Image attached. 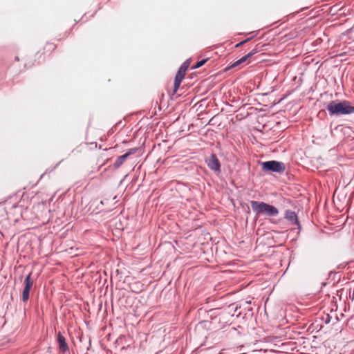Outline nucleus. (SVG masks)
Listing matches in <instances>:
<instances>
[{
	"instance_id": "nucleus-6",
	"label": "nucleus",
	"mask_w": 354,
	"mask_h": 354,
	"mask_svg": "<svg viewBox=\"0 0 354 354\" xmlns=\"http://www.w3.org/2000/svg\"><path fill=\"white\" fill-rule=\"evenodd\" d=\"M32 281L31 279V273H29L24 279V287L22 292V301L26 302L30 297V291L32 286Z\"/></svg>"
},
{
	"instance_id": "nucleus-1",
	"label": "nucleus",
	"mask_w": 354,
	"mask_h": 354,
	"mask_svg": "<svg viewBox=\"0 0 354 354\" xmlns=\"http://www.w3.org/2000/svg\"><path fill=\"white\" fill-rule=\"evenodd\" d=\"M326 109L330 116L335 117L354 113V106H352L351 102L347 100H332L326 104Z\"/></svg>"
},
{
	"instance_id": "nucleus-5",
	"label": "nucleus",
	"mask_w": 354,
	"mask_h": 354,
	"mask_svg": "<svg viewBox=\"0 0 354 354\" xmlns=\"http://www.w3.org/2000/svg\"><path fill=\"white\" fill-rule=\"evenodd\" d=\"M205 163L212 171L221 172V163L215 153H212L209 158H206Z\"/></svg>"
},
{
	"instance_id": "nucleus-15",
	"label": "nucleus",
	"mask_w": 354,
	"mask_h": 354,
	"mask_svg": "<svg viewBox=\"0 0 354 354\" xmlns=\"http://www.w3.org/2000/svg\"><path fill=\"white\" fill-rule=\"evenodd\" d=\"M15 60L16 61H19V57L18 56L15 57Z\"/></svg>"
},
{
	"instance_id": "nucleus-12",
	"label": "nucleus",
	"mask_w": 354,
	"mask_h": 354,
	"mask_svg": "<svg viewBox=\"0 0 354 354\" xmlns=\"http://www.w3.org/2000/svg\"><path fill=\"white\" fill-rule=\"evenodd\" d=\"M255 36V35L254 36H252V37H248L246 38L245 39L241 41V42L236 44L235 45V48H239L241 46H242L243 44H246L247 42L250 41Z\"/></svg>"
},
{
	"instance_id": "nucleus-4",
	"label": "nucleus",
	"mask_w": 354,
	"mask_h": 354,
	"mask_svg": "<svg viewBox=\"0 0 354 354\" xmlns=\"http://www.w3.org/2000/svg\"><path fill=\"white\" fill-rule=\"evenodd\" d=\"M138 151V148L137 147L127 149L125 153L117 157L116 160L113 164V167L115 169L120 168L130 156L135 154Z\"/></svg>"
},
{
	"instance_id": "nucleus-16",
	"label": "nucleus",
	"mask_w": 354,
	"mask_h": 354,
	"mask_svg": "<svg viewBox=\"0 0 354 354\" xmlns=\"http://www.w3.org/2000/svg\"><path fill=\"white\" fill-rule=\"evenodd\" d=\"M59 163L55 165L54 169H55L58 166Z\"/></svg>"
},
{
	"instance_id": "nucleus-10",
	"label": "nucleus",
	"mask_w": 354,
	"mask_h": 354,
	"mask_svg": "<svg viewBox=\"0 0 354 354\" xmlns=\"http://www.w3.org/2000/svg\"><path fill=\"white\" fill-rule=\"evenodd\" d=\"M189 66V63L188 61H185V62H183L178 68L175 77L180 79V80H183L185 77L186 71L187 70Z\"/></svg>"
},
{
	"instance_id": "nucleus-2",
	"label": "nucleus",
	"mask_w": 354,
	"mask_h": 354,
	"mask_svg": "<svg viewBox=\"0 0 354 354\" xmlns=\"http://www.w3.org/2000/svg\"><path fill=\"white\" fill-rule=\"evenodd\" d=\"M250 205L252 210L257 215L265 214L268 216H277L279 214L278 209L268 203L257 201H251Z\"/></svg>"
},
{
	"instance_id": "nucleus-7",
	"label": "nucleus",
	"mask_w": 354,
	"mask_h": 354,
	"mask_svg": "<svg viewBox=\"0 0 354 354\" xmlns=\"http://www.w3.org/2000/svg\"><path fill=\"white\" fill-rule=\"evenodd\" d=\"M284 218L287 220L290 225H297L300 227V225L298 220V216L295 212L287 209L285 211Z\"/></svg>"
},
{
	"instance_id": "nucleus-9",
	"label": "nucleus",
	"mask_w": 354,
	"mask_h": 354,
	"mask_svg": "<svg viewBox=\"0 0 354 354\" xmlns=\"http://www.w3.org/2000/svg\"><path fill=\"white\" fill-rule=\"evenodd\" d=\"M259 51V49L258 48H255L254 49H252L250 52H249L247 55L243 56L241 58H240L239 59H238L237 61H236L235 62H234L232 65H231V67H235L242 63H243L244 62H245L248 59L250 58L251 57H252L254 55L257 54L258 52Z\"/></svg>"
},
{
	"instance_id": "nucleus-13",
	"label": "nucleus",
	"mask_w": 354,
	"mask_h": 354,
	"mask_svg": "<svg viewBox=\"0 0 354 354\" xmlns=\"http://www.w3.org/2000/svg\"><path fill=\"white\" fill-rule=\"evenodd\" d=\"M208 59H209L207 58V59H201L200 61H198L196 62V65L194 66V68H198L201 67L202 66H203L207 62V61Z\"/></svg>"
},
{
	"instance_id": "nucleus-8",
	"label": "nucleus",
	"mask_w": 354,
	"mask_h": 354,
	"mask_svg": "<svg viewBox=\"0 0 354 354\" xmlns=\"http://www.w3.org/2000/svg\"><path fill=\"white\" fill-rule=\"evenodd\" d=\"M57 342L59 344V349L61 352L66 353L69 351L66 339L60 331L57 333Z\"/></svg>"
},
{
	"instance_id": "nucleus-3",
	"label": "nucleus",
	"mask_w": 354,
	"mask_h": 354,
	"mask_svg": "<svg viewBox=\"0 0 354 354\" xmlns=\"http://www.w3.org/2000/svg\"><path fill=\"white\" fill-rule=\"evenodd\" d=\"M261 169L263 172L282 173L286 169L283 162L277 160H269L261 162Z\"/></svg>"
},
{
	"instance_id": "nucleus-14",
	"label": "nucleus",
	"mask_w": 354,
	"mask_h": 354,
	"mask_svg": "<svg viewBox=\"0 0 354 354\" xmlns=\"http://www.w3.org/2000/svg\"><path fill=\"white\" fill-rule=\"evenodd\" d=\"M324 322L328 324L330 322L331 317L329 314H327L325 317L323 318Z\"/></svg>"
},
{
	"instance_id": "nucleus-11",
	"label": "nucleus",
	"mask_w": 354,
	"mask_h": 354,
	"mask_svg": "<svg viewBox=\"0 0 354 354\" xmlns=\"http://www.w3.org/2000/svg\"><path fill=\"white\" fill-rule=\"evenodd\" d=\"M181 82L182 80H180V79L175 77L174 83V94L178 90Z\"/></svg>"
}]
</instances>
